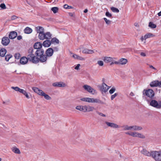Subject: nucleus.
Instances as JSON below:
<instances>
[{
    "label": "nucleus",
    "mask_w": 161,
    "mask_h": 161,
    "mask_svg": "<svg viewBox=\"0 0 161 161\" xmlns=\"http://www.w3.org/2000/svg\"><path fill=\"white\" fill-rule=\"evenodd\" d=\"M33 49L32 48H30L29 49L27 58L28 61L33 63L37 64L38 63V57H35L33 54Z\"/></svg>",
    "instance_id": "1"
},
{
    "label": "nucleus",
    "mask_w": 161,
    "mask_h": 161,
    "mask_svg": "<svg viewBox=\"0 0 161 161\" xmlns=\"http://www.w3.org/2000/svg\"><path fill=\"white\" fill-rule=\"evenodd\" d=\"M32 90L38 95L43 96L44 98L47 100H50L51 99V97L48 95L46 94L42 90L39 89L38 88L36 87H32Z\"/></svg>",
    "instance_id": "2"
},
{
    "label": "nucleus",
    "mask_w": 161,
    "mask_h": 161,
    "mask_svg": "<svg viewBox=\"0 0 161 161\" xmlns=\"http://www.w3.org/2000/svg\"><path fill=\"white\" fill-rule=\"evenodd\" d=\"M80 100L81 101L89 103H97L101 104H105L103 102L97 98L90 97H83L81 98Z\"/></svg>",
    "instance_id": "3"
},
{
    "label": "nucleus",
    "mask_w": 161,
    "mask_h": 161,
    "mask_svg": "<svg viewBox=\"0 0 161 161\" xmlns=\"http://www.w3.org/2000/svg\"><path fill=\"white\" fill-rule=\"evenodd\" d=\"M124 130H140L142 129V127L136 125L129 126L125 125L122 126Z\"/></svg>",
    "instance_id": "4"
},
{
    "label": "nucleus",
    "mask_w": 161,
    "mask_h": 161,
    "mask_svg": "<svg viewBox=\"0 0 161 161\" xmlns=\"http://www.w3.org/2000/svg\"><path fill=\"white\" fill-rule=\"evenodd\" d=\"M152 158L155 161H161V151H154L152 152Z\"/></svg>",
    "instance_id": "5"
},
{
    "label": "nucleus",
    "mask_w": 161,
    "mask_h": 161,
    "mask_svg": "<svg viewBox=\"0 0 161 161\" xmlns=\"http://www.w3.org/2000/svg\"><path fill=\"white\" fill-rule=\"evenodd\" d=\"M83 87L85 90L92 94L94 95L97 93L96 91L89 85H84L83 86Z\"/></svg>",
    "instance_id": "6"
},
{
    "label": "nucleus",
    "mask_w": 161,
    "mask_h": 161,
    "mask_svg": "<svg viewBox=\"0 0 161 161\" xmlns=\"http://www.w3.org/2000/svg\"><path fill=\"white\" fill-rule=\"evenodd\" d=\"M125 134L134 137H138L141 138H145V136L137 132H125Z\"/></svg>",
    "instance_id": "7"
},
{
    "label": "nucleus",
    "mask_w": 161,
    "mask_h": 161,
    "mask_svg": "<svg viewBox=\"0 0 161 161\" xmlns=\"http://www.w3.org/2000/svg\"><path fill=\"white\" fill-rule=\"evenodd\" d=\"M150 105L157 108H161V101H157L155 100H153L150 102Z\"/></svg>",
    "instance_id": "8"
},
{
    "label": "nucleus",
    "mask_w": 161,
    "mask_h": 161,
    "mask_svg": "<svg viewBox=\"0 0 161 161\" xmlns=\"http://www.w3.org/2000/svg\"><path fill=\"white\" fill-rule=\"evenodd\" d=\"M11 88L14 90L15 91L19 92L22 93L25 96V97L28 99H29L30 97L28 94V93L26 92L24 90V89H20L18 87H14L12 86L11 87Z\"/></svg>",
    "instance_id": "9"
},
{
    "label": "nucleus",
    "mask_w": 161,
    "mask_h": 161,
    "mask_svg": "<svg viewBox=\"0 0 161 161\" xmlns=\"http://www.w3.org/2000/svg\"><path fill=\"white\" fill-rule=\"evenodd\" d=\"M143 94V95H146L150 98L153 97L154 95V91L151 89H149L147 90H144Z\"/></svg>",
    "instance_id": "10"
},
{
    "label": "nucleus",
    "mask_w": 161,
    "mask_h": 161,
    "mask_svg": "<svg viewBox=\"0 0 161 161\" xmlns=\"http://www.w3.org/2000/svg\"><path fill=\"white\" fill-rule=\"evenodd\" d=\"M110 87L108 86L105 83H103L100 86V89L102 92L106 93Z\"/></svg>",
    "instance_id": "11"
},
{
    "label": "nucleus",
    "mask_w": 161,
    "mask_h": 161,
    "mask_svg": "<svg viewBox=\"0 0 161 161\" xmlns=\"http://www.w3.org/2000/svg\"><path fill=\"white\" fill-rule=\"evenodd\" d=\"M150 86L151 87H161V81L154 80L150 83Z\"/></svg>",
    "instance_id": "12"
},
{
    "label": "nucleus",
    "mask_w": 161,
    "mask_h": 161,
    "mask_svg": "<svg viewBox=\"0 0 161 161\" xmlns=\"http://www.w3.org/2000/svg\"><path fill=\"white\" fill-rule=\"evenodd\" d=\"M39 57V58L38 57V63L39 61L42 63L46 62L48 58L46 55L44 54L40 56Z\"/></svg>",
    "instance_id": "13"
},
{
    "label": "nucleus",
    "mask_w": 161,
    "mask_h": 161,
    "mask_svg": "<svg viewBox=\"0 0 161 161\" xmlns=\"http://www.w3.org/2000/svg\"><path fill=\"white\" fill-rule=\"evenodd\" d=\"M153 151H151L150 152H149L147 150L145 149H143L141 151V153L142 154L148 156V157H152V152H153Z\"/></svg>",
    "instance_id": "14"
},
{
    "label": "nucleus",
    "mask_w": 161,
    "mask_h": 161,
    "mask_svg": "<svg viewBox=\"0 0 161 161\" xmlns=\"http://www.w3.org/2000/svg\"><path fill=\"white\" fill-rule=\"evenodd\" d=\"M52 85L55 87H64L67 86V85L64 82H56L53 83Z\"/></svg>",
    "instance_id": "15"
},
{
    "label": "nucleus",
    "mask_w": 161,
    "mask_h": 161,
    "mask_svg": "<svg viewBox=\"0 0 161 161\" xmlns=\"http://www.w3.org/2000/svg\"><path fill=\"white\" fill-rule=\"evenodd\" d=\"M10 40L8 37H4L2 38L1 43L3 45L7 46Z\"/></svg>",
    "instance_id": "16"
},
{
    "label": "nucleus",
    "mask_w": 161,
    "mask_h": 161,
    "mask_svg": "<svg viewBox=\"0 0 161 161\" xmlns=\"http://www.w3.org/2000/svg\"><path fill=\"white\" fill-rule=\"evenodd\" d=\"M54 50L51 48H48L46 51L45 53L46 55L48 57H51L53 53Z\"/></svg>",
    "instance_id": "17"
},
{
    "label": "nucleus",
    "mask_w": 161,
    "mask_h": 161,
    "mask_svg": "<svg viewBox=\"0 0 161 161\" xmlns=\"http://www.w3.org/2000/svg\"><path fill=\"white\" fill-rule=\"evenodd\" d=\"M28 61V60L27 57H23L20 59V63L24 65L27 64Z\"/></svg>",
    "instance_id": "18"
},
{
    "label": "nucleus",
    "mask_w": 161,
    "mask_h": 161,
    "mask_svg": "<svg viewBox=\"0 0 161 161\" xmlns=\"http://www.w3.org/2000/svg\"><path fill=\"white\" fill-rule=\"evenodd\" d=\"M44 50L42 48L37 50L35 52V54L36 56L39 57L44 54Z\"/></svg>",
    "instance_id": "19"
},
{
    "label": "nucleus",
    "mask_w": 161,
    "mask_h": 161,
    "mask_svg": "<svg viewBox=\"0 0 161 161\" xmlns=\"http://www.w3.org/2000/svg\"><path fill=\"white\" fill-rule=\"evenodd\" d=\"M17 35V33L14 31H12L10 32L9 34V37L11 39H14L16 38Z\"/></svg>",
    "instance_id": "20"
},
{
    "label": "nucleus",
    "mask_w": 161,
    "mask_h": 161,
    "mask_svg": "<svg viewBox=\"0 0 161 161\" xmlns=\"http://www.w3.org/2000/svg\"><path fill=\"white\" fill-rule=\"evenodd\" d=\"M42 44L40 42H37L34 45V47L35 49H37V50L39 49L42 48Z\"/></svg>",
    "instance_id": "21"
},
{
    "label": "nucleus",
    "mask_w": 161,
    "mask_h": 161,
    "mask_svg": "<svg viewBox=\"0 0 161 161\" xmlns=\"http://www.w3.org/2000/svg\"><path fill=\"white\" fill-rule=\"evenodd\" d=\"M82 53L86 54H92L94 53L93 50L87 48H84L82 51Z\"/></svg>",
    "instance_id": "22"
},
{
    "label": "nucleus",
    "mask_w": 161,
    "mask_h": 161,
    "mask_svg": "<svg viewBox=\"0 0 161 161\" xmlns=\"http://www.w3.org/2000/svg\"><path fill=\"white\" fill-rule=\"evenodd\" d=\"M51 42L49 40H46L44 41L42 45L45 47H49L51 45Z\"/></svg>",
    "instance_id": "23"
},
{
    "label": "nucleus",
    "mask_w": 161,
    "mask_h": 161,
    "mask_svg": "<svg viewBox=\"0 0 161 161\" xmlns=\"http://www.w3.org/2000/svg\"><path fill=\"white\" fill-rule=\"evenodd\" d=\"M36 31L37 33H40L44 32V28L41 26H39L35 28Z\"/></svg>",
    "instance_id": "24"
},
{
    "label": "nucleus",
    "mask_w": 161,
    "mask_h": 161,
    "mask_svg": "<svg viewBox=\"0 0 161 161\" xmlns=\"http://www.w3.org/2000/svg\"><path fill=\"white\" fill-rule=\"evenodd\" d=\"M72 57L74 58L77 59L79 60H85V58L74 54H73L72 55Z\"/></svg>",
    "instance_id": "25"
},
{
    "label": "nucleus",
    "mask_w": 161,
    "mask_h": 161,
    "mask_svg": "<svg viewBox=\"0 0 161 161\" xmlns=\"http://www.w3.org/2000/svg\"><path fill=\"white\" fill-rule=\"evenodd\" d=\"M94 109V108L93 107L89 105L85 106V112L92 111Z\"/></svg>",
    "instance_id": "26"
},
{
    "label": "nucleus",
    "mask_w": 161,
    "mask_h": 161,
    "mask_svg": "<svg viewBox=\"0 0 161 161\" xmlns=\"http://www.w3.org/2000/svg\"><path fill=\"white\" fill-rule=\"evenodd\" d=\"M75 108L79 110L85 112V106H78Z\"/></svg>",
    "instance_id": "27"
},
{
    "label": "nucleus",
    "mask_w": 161,
    "mask_h": 161,
    "mask_svg": "<svg viewBox=\"0 0 161 161\" xmlns=\"http://www.w3.org/2000/svg\"><path fill=\"white\" fill-rule=\"evenodd\" d=\"M113 58L110 57H105L103 60L106 63H109L112 61Z\"/></svg>",
    "instance_id": "28"
},
{
    "label": "nucleus",
    "mask_w": 161,
    "mask_h": 161,
    "mask_svg": "<svg viewBox=\"0 0 161 161\" xmlns=\"http://www.w3.org/2000/svg\"><path fill=\"white\" fill-rule=\"evenodd\" d=\"M106 124L108 126H110L114 128H117L118 127V125L113 123H111L106 121Z\"/></svg>",
    "instance_id": "29"
},
{
    "label": "nucleus",
    "mask_w": 161,
    "mask_h": 161,
    "mask_svg": "<svg viewBox=\"0 0 161 161\" xmlns=\"http://www.w3.org/2000/svg\"><path fill=\"white\" fill-rule=\"evenodd\" d=\"M119 64H120L122 65H124L126 64L128 61L127 59L124 58H121L119 60Z\"/></svg>",
    "instance_id": "30"
},
{
    "label": "nucleus",
    "mask_w": 161,
    "mask_h": 161,
    "mask_svg": "<svg viewBox=\"0 0 161 161\" xmlns=\"http://www.w3.org/2000/svg\"><path fill=\"white\" fill-rule=\"evenodd\" d=\"M32 31V29L28 27H27L26 28H25V29L24 30V32L25 33L27 34H29L31 33Z\"/></svg>",
    "instance_id": "31"
},
{
    "label": "nucleus",
    "mask_w": 161,
    "mask_h": 161,
    "mask_svg": "<svg viewBox=\"0 0 161 161\" xmlns=\"http://www.w3.org/2000/svg\"><path fill=\"white\" fill-rule=\"evenodd\" d=\"M6 52V50L5 49H1L0 50V56L2 57H4Z\"/></svg>",
    "instance_id": "32"
},
{
    "label": "nucleus",
    "mask_w": 161,
    "mask_h": 161,
    "mask_svg": "<svg viewBox=\"0 0 161 161\" xmlns=\"http://www.w3.org/2000/svg\"><path fill=\"white\" fill-rule=\"evenodd\" d=\"M154 36H155V35H153L151 33H149L146 34L144 36V38L145 40H146L147 39L149 38L153 37Z\"/></svg>",
    "instance_id": "33"
},
{
    "label": "nucleus",
    "mask_w": 161,
    "mask_h": 161,
    "mask_svg": "<svg viewBox=\"0 0 161 161\" xmlns=\"http://www.w3.org/2000/svg\"><path fill=\"white\" fill-rule=\"evenodd\" d=\"M45 33L44 32L41 33H40L38 35L39 38L41 40H44L45 39Z\"/></svg>",
    "instance_id": "34"
},
{
    "label": "nucleus",
    "mask_w": 161,
    "mask_h": 161,
    "mask_svg": "<svg viewBox=\"0 0 161 161\" xmlns=\"http://www.w3.org/2000/svg\"><path fill=\"white\" fill-rule=\"evenodd\" d=\"M12 151L15 153L17 154H20V152L19 150L17 147H13L12 148Z\"/></svg>",
    "instance_id": "35"
},
{
    "label": "nucleus",
    "mask_w": 161,
    "mask_h": 161,
    "mask_svg": "<svg viewBox=\"0 0 161 161\" xmlns=\"http://www.w3.org/2000/svg\"><path fill=\"white\" fill-rule=\"evenodd\" d=\"M45 39H48L51 38L52 34L49 32H47L45 33Z\"/></svg>",
    "instance_id": "36"
},
{
    "label": "nucleus",
    "mask_w": 161,
    "mask_h": 161,
    "mask_svg": "<svg viewBox=\"0 0 161 161\" xmlns=\"http://www.w3.org/2000/svg\"><path fill=\"white\" fill-rule=\"evenodd\" d=\"M50 41L51 42V43H56L58 44L59 42L58 40L56 37L52 38Z\"/></svg>",
    "instance_id": "37"
},
{
    "label": "nucleus",
    "mask_w": 161,
    "mask_h": 161,
    "mask_svg": "<svg viewBox=\"0 0 161 161\" xmlns=\"http://www.w3.org/2000/svg\"><path fill=\"white\" fill-rule=\"evenodd\" d=\"M149 26L152 28H155L156 27V25L151 22L149 23Z\"/></svg>",
    "instance_id": "38"
},
{
    "label": "nucleus",
    "mask_w": 161,
    "mask_h": 161,
    "mask_svg": "<svg viewBox=\"0 0 161 161\" xmlns=\"http://www.w3.org/2000/svg\"><path fill=\"white\" fill-rule=\"evenodd\" d=\"M52 11H53L54 13H57L58 11V8L57 7H54L52 8L51 9Z\"/></svg>",
    "instance_id": "39"
},
{
    "label": "nucleus",
    "mask_w": 161,
    "mask_h": 161,
    "mask_svg": "<svg viewBox=\"0 0 161 161\" xmlns=\"http://www.w3.org/2000/svg\"><path fill=\"white\" fill-rule=\"evenodd\" d=\"M12 57V55L11 54H7L6 56L5 57V60L7 61H8L9 60V59L11 58Z\"/></svg>",
    "instance_id": "40"
},
{
    "label": "nucleus",
    "mask_w": 161,
    "mask_h": 161,
    "mask_svg": "<svg viewBox=\"0 0 161 161\" xmlns=\"http://www.w3.org/2000/svg\"><path fill=\"white\" fill-rule=\"evenodd\" d=\"M111 10L114 12L118 13L119 12V10L115 8L112 7L111 8Z\"/></svg>",
    "instance_id": "41"
},
{
    "label": "nucleus",
    "mask_w": 161,
    "mask_h": 161,
    "mask_svg": "<svg viewBox=\"0 0 161 161\" xmlns=\"http://www.w3.org/2000/svg\"><path fill=\"white\" fill-rule=\"evenodd\" d=\"M118 95V93H115L114 94L112 95L111 97V99L113 100Z\"/></svg>",
    "instance_id": "42"
},
{
    "label": "nucleus",
    "mask_w": 161,
    "mask_h": 161,
    "mask_svg": "<svg viewBox=\"0 0 161 161\" xmlns=\"http://www.w3.org/2000/svg\"><path fill=\"white\" fill-rule=\"evenodd\" d=\"M103 19H104V20H105V22H106V23L108 25H109L111 24V21H110L109 20L105 18H104Z\"/></svg>",
    "instance_id": "43"
},
{
    "label": "nucleus",
    "mask_w": 161,
    "mask_h": 161,
    "mask_svg": "<svg viewBox=\"0 0 161 161\" xmlns=\"http://www.w3.org/2000/svg\"><path fill=\"white\" fill-rule=\"evenodd\" d=\"M116 90V89L115 87H113L109 91V93L110 94H112Z\"/></svg>",
    "instance_id": "44"
},
{
    "label": "nucleus",
    "mask_w": 161,
    "mask_h": 161,
    "mask_svg": "<svg viewBox=\"0 0 161 161\" xmlns=\"http://www.w3.org/2000/svg\"><path fill=\"white\" fill-rule=\"evenodd\" d=\"M14 57L16 59H19L20 57V54L19 53H16L15 54Z\"/></svg>",
    "instance_id": "45"
},
{
    "label": "nucleus",
    "mask_w": 161,
    "mask_h": 161,
    "mask_svg": "<svg viewBox=\"0 0 161 161\" xmlns=\"http://www.w3.org/2000/svg\"><path fill=\"white\" fill-rule=\"evenodd\" d=\"M97 64L100 66H103V61L99 60L97 62Z\"/></svg>",
    "instance_id": "46"
},
{
    "label": "nucleus",
    "mask_w": 161,
    "mask_h": 161,
    "mask_svg": "<svg viewBox=\"0 0 161 161\" xmlns=\"http://www.w3.org/2000/svg\"><path fill=\"white\" fill-rule=\"evenodd\" d=\"M0 7L3 9H4L6 8V5L4 3H1L0 5Z\"/></svg>",
    "instance_id": "47"
},
{
    "label": "nucleus",
    "mask_w": 161,
    "mask_h": 161,
    "mask_svg": "<svg viewBox=\"0 0 161 161\" xmlns=\"http://www.w3.org/2000/svg\"><path fill=\"white\" fill-rule=\"evenodd\" d=\"M106 15L109 17H111L112 16V15L109 12H107L106 13Z\"/></svg>",
    "instance_id": "48"
},
{
    "label": "nucleus",
    "mask_w": 161,
    "mask_h": 161,
    "mask_svg": "<svg viewBox=\"0 0 161 161\" xmlns=\"http://www.w3.org/2000/svg\"><path fill=\"white\" fill-rule=\"evenodd\" d=\"M115 58H113L112 61L111 62H112L114 63V64H119V62L118 61H116L114 60Z\"/></svg>",
    "instance_id": "49"
},
{
    "label": "nucleus",
    "mask_w": 161,
    "mask_h": 161,
    "mask_svg": "<svg viewBox=\"0 0 161 161\" xmlns=\"http://www.w3.org/2000/svg\"><path fill=\"white\" fill-rule=\"evenodd\" d=\"M18 18V17L15 15H13L11 16V19L12 20Z\"/></svg>",
    "instance_id": "50"
},
{
    "label": "nucleus",
    "mask_w": 161,
    "mask_h": 161,
    "mask_svg": "<svg viewBox=\"0 0 161 161\" xmlns=\"http://www.w3.org/2000/svg\"><path fill=\"white\" fill-rule=\"evenodd\" d=\"M97 113L100 115L101 116H103V117H105V114H103V113H100V112H97Z\"/></svg>",
    "instance_id": "51"
},
{
    "label": "nucleus",
    "mask_w": 161,
    "mask_h": 161,
    "mask_svg": "<svg viewBox=\"0 0 161 161\" xmlns=\"http://www.w3.org/2000/svg\"><path fill=\"white\" fill-rule=\"evenodd\" d=\"M80 66V65L79 64H77V66L75 67V69L76 70H78L79 69V68Z\"/></svg>",
    "instance_id": "52"
},
{
    "label": "nucleus",
    "mask_w": 161,
    "mask_h": 161,
    "mask_svg": "<svg viewBox=\"0 0 161 161\" xmlns=\"http://www.w3.org/2000/svg\"><path fill=\"white\" fill-rule=\"evenodd\" d=\"M149 67L151 68H152L153 69H154L155 71H157V69L154 67L153 66L151 65H149Z\"/></svg>",
    "instance_id": "53"
},
{
    "label": "nucleus",
    "mask_w": 161,
    "mask_h": 161,
    "mask_svg": "<svg viewBox=\"0 0 161 161\" xmlns=\"http://www.w3.org/2000/svg\"><path fill=\"white\" fill-rule=\"evenodd\" d=\"M22 38V36H19L17 37V40H19Z\"/></svg>",
    "instance_id": "54"
},
{
    "label": "nucleus",
    "mask_w": 161,
    "mask_h": 161,
    "mask_svg": "<svg viewBox=\"0 0 161 161\" xmlns=\"http://www.w3.org/2000/svg\"><path fill=\"white\" fill-rule=\"evenodd\" d=\"M140 55L141 56L143 57H145L146 56V54L145 53L143 52L141 53H140Z\"/></svg>",
    "instance_id": "55"
},
{
    "label": "nucleus",
    "mask_w": 161,
    "mask_h": 161,
    "mask_svg": "<svg viewBox=\"0 0 161 161\" xmlns=\"http://www.w3.org/2000/svg\"><path fill=\"white\" fill-rule=\"evenodd\" d=\"M64 8L65 9H68V5L67 4H65L63 6Z\"/></svg>",
    "instance_id": "56"
},
{
    "label": "nucleus",
    "mask_w": 161,
    "mask_h": 161,
    "mask_svg": "<svg viewBox=\"0 0 161 161\" xmlns=\"http://www.w3.org/2000/svg\"><path fill=\"white\" fill-rule=\"evenodd\" d=\"M144 39H145L144 37L142 36L141 38V40L142 41H143Z\"/></svg>",
    "instance_id": "57"
},
{
    "label": "nucleus",
    "mask_w": 161,
    "mask_h": 161,
    "mask_svg": "<svg viewBox=\"0 0 161 161\" xmlns=\"http://www.w3.org/2000/svg\"><path fill=\"white\" fill-rule=\"evenodd\" d=\"M54 51H58V48L57 47H55L54 48Z\"/></svg>",
    "instance_id": "58"
},
{
    "label": "nucleus",
    "mask_w": 161,
    "mask_h": 161,
    "mask_svg": "<svg viewBox=\"0 0 161 161\" xmlns=\"http://www.w3.org/2000/svg\"><path fill=\"white\" fill-rule=\"evenodd\" d=\"M130 95L132 96H133L134 95V94L133 93L131 92L130 94Z\"/></svg>",
    "instance_id": "59"
},
{
    "label": "nucleus",
    "mask_w": 161,
    "mask_h": 161,
    "mask_svg": "<svg viewBox=\"0 0 161 161\" xmlns=\"http://www.w3.org/2000/svg\"><path fill=\"white\" fill-rule=\"evenodd\" d=\"M158 15L159 16H161V11L160 12H159L158 13Z\"/></svg>",
    "instance_id": "60"
},
{
    "label": "nucleus",
    "mask_w": 161,
    "mask_h": 161,
    "mask_svg": "<svg viewBox=\"0 0 161 161\" xmlns=\"http://www.w3.org/2000/svg\"><path fill=\"white\" fill-rule=\"evenodd\" d=\"M88 12V10L87 9H85L84 11V12L85 13H87V12Z\"/></svg>",
    "instance_id": "61"
},
{
    "label": "nucleus",
    "mask_w": 161,
    "mask_h": 161,
    "mask_svg": "<svg viewBox=\"0 0 161 161\" xmlns=\"http://www.w3.org/2000/svg\"><path fill=\"white\" fill-rule=\"evenodd\" d=\"M72 7L71 6H68V9H69V8H72Z\"/></svg>",
    "instance_id": "62"
},
{
    "label": "nucleus",
    "mask_w": 161,
    "mask_h": 161,
    "mask_svg": "<svg viewBox=\"0 0 161 161\" xmlns=\"http://www.w3.org/2000/svg\"><path fill=\"white\" fill-rule=\"evenodd\" d=\"M69 15L70 16H73V14L72 13H69Z\"/></svg>",
    "instance_id": "63"
},
{
    "label": "nucleus",
    "mask_w": 161,
    "mask_h": 161,
    "mask_svg": "<svg viewBox=\"0 0 161 161\" xmlns=\"http://www.w3.org/2000/svg\"><path fill=\"white\" fill-rule=\"evenodd\" d=\"M111 62V63H110V65H113V64H114V63H113V62Z\"/></svg>",
    "instance_id": "64"
}]
</instances>
